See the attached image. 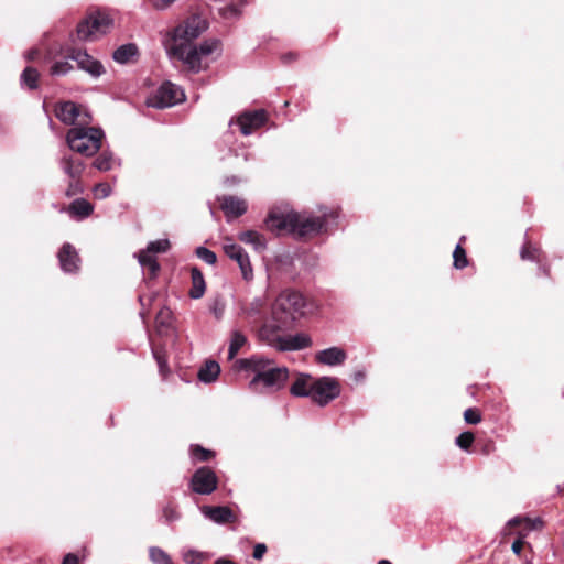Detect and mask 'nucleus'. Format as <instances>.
<instances>
[{"label":"nucleus","mask_w":564,"mask_h":564,"mask_svg":"<svg viewBox=\"0 0 564 564\" xmlns=\"http://www.w3.org/2000/svg\"><path fill=\"white\" fill-rule=\"evenodd\" d=\"M329 217L336 218L337 215L333 212L329 214L324 212L322 215L316 216L300 214L293 210L283 213L272 209L265 218V226L276 235L286 231L296 238H306L327 231Z\"/></svg>","instance_id":"1"},{"label":"nucleus","mask_w":564,"mask_h":564,"mask_svg":"<svg viewBox=\"0 0 564 564\" xmlns=\"http://www.w3.org/2000/svg\"><path fill=\"white\" fill-rule=\"evenodd\" d=\"M207 22L202 17L194 14L171 32L172 43L167 46L171 57L182 61L192 72L200 70L197 45L191 43L207 30Z\"/></svg>","instance_id":"2"},{"label":"nucleus","mask_w":564,"mask_h":564,"mask_svg":"<svg viewBox=\"0 0 564 564\" xmlns=\"http://www.w3.org/2000/svg\"><path fill=\"white\" fill-rule=\"evenodd\" d=\"M105 133L99 128L73 127L67 131L66 142L69 149L85 156H93L101 149Z\"/></svg>","instance_id":"3"},{"label":"nucleus","mask_w":564,"mask_h":564,"mask_svg":"<svg viewBox=\"0 0 564 564\" xmlns=\"http://www.w3.org/2000/svg\"><path fill=\"white\" fill-rule=\"evenodd\" d=\"M112 19L105 13L89 14L76 28V36L82 42H94L110 32Z\"/></svg>","instance_id":"4"},{"label":"nucleus","mask_w":564,"mask_h":564,"mask_svg":"<svg viewBox=\"0 0 564 564\" xmlns=\"http://www.w3.org/2000/svg\"><path fill=\"white\" fill-rule=\"evenodd\" d=\"M305 299L300 292L285 290L276 297L272 307V315L276 318L278 314H282L285 319L293 322L297 314L303 313Z\"/></svg>","instance_id":"5"},{"label":"nucleus","mask_w":564,"mask_h":564,"mask_svg":"<svg viewBox=\"0 0 564 564\" xmlns=\"http://www.w3.org/2000/svg\"><path fill=\"white\" fill-rule=\"evenodd\" d=\"M340 394V386L333 377H322L311 386V400L319 406L327 405Z\"/></svg>","instance_id":"6"},{"label":"nucleus","mask_w":564,"mask_h":564,"mask_svg":"<svg viewBox=\"0 0 564 564\" xmlns=\"http://www.w3.org/2000/svg\"><path fill=\"white\" fill-rule=\"evenodd\" d=\"M184 99L183 90L171 82L163 83L148 99V106L156 109L172 107Z\"/></svg>","instance_id":"7"},{"label":"nucleus","mask_w":564,"mask_h":564,"mask_svg":"<svg viewBox=\"0 0 564 564\" xmlns=\"http://www.w3.org/2000/svg\"><path fill=\"white\" fill-rule=\"evenodd\" d=\"M67 58L75 62L78 69L87 73L93 78H98L106 72L101 62L88 54L86 50L68 47Z\"/></svg>","instance_id":"8"},{"label":"nucleus","mask_w":564,"mask_h":564,"mask_svg":"<svg viewBox=\"0 0 564 564\" xmlns=\"http://www.w3.org/2000/svg\"><path fill=\"white\" fill-rule=\"evenodd\" d=\"M239 369L250 370L253 372V378L249 382L251 391H259V382L261 378L274 366V361L259 356L250 358H242L236 361Z\"/></svg>","instance_id":"9"},{"label":"nucleus","mask_w":564,"mask_h":564,"mask_svg":"<svg viewBox=\"0 0 564 564\" xmlns=\"http://www.w3.org/2000/svg\"><path fill=\"white\" fill-rule=\"evenodd\" d=\"M223 250L228 258L237 262L245 281L250 282L253 280V269L249 254L241 246L227 238L223 245Z\"/></svg>","instance_id":"10"},{"label":"nucleus","mask_w":564,"mask_h":564,"mask_svg":"<svg viewBox=\"0 0 564 564\" xmlns=\"http://www.w3.org/2000/svg\"><path fill=\"white\" fill-rule=\"evenodd\" d=\"M289 369L286 367L273 366L259 382V391L256 393H272L282 390L289 379Z\"/></svg>","instance_id":"11"},{"label":"nucleus","mask_w":564,"mask_h":564,"mask_svg":"<svg viewBox=\"0 0 564 564\" xmlns=\"http://www.w3.org/2000/svg\"><path fill=\"white\" fill-rule=\"evenodd\" d=\"M272 318L273 321L264 323L261 326L259 330V336L268 345L278 349L280 340H282L284 336L281 333L288 327L291 321L285 319V317L282 316V314H278L276 318H274V316L272 315Z\"/></svg>","instance_id":"12"},{"label":"nucleus","mask_w":564,"mask_h":564,"mask_svg":"<svg viewBox=\"0 0 564 564\" xmlns=\"http://www.w3.org/2000/svg\"><path fill=\"white\" fill-rule=\"evenodd\" d=\"M218 485L216 474L209 467H200L191 478V489L198 495H210Z\"/></svg>","instance_id":"13"},{"label":"nucleus","mask_w":564,"mask_h":564,"mask_svg":"<svg viewBox=\"0 0 564 564\" xmlns=\"http://www.w3.org/2000/svg\"><path fill=\"white\" fill-rule=\"evenodd\" d=\"M265 120L267 117L264 110L247 111L237 118L236 124L239 127L240 132L243 135H250L254 130L262 127Z\"/></svg>","instance_id":"14"},{"label":"nucleus","mask_w":564,"mask_h":564,"mask_svg":"<svg viewBox=\"0 0 564 564\" xmlns=\"http://www.w3.org/2000/svg\"><path fill=\"white\" fill-rule=\"evenodd\" d=\"M217 199L228 221L242 216L248 209L246 200L238 196L223 195Z\"/></svg>","instance_id":"15"},{"label":"nucleus","mask_w":564,"mask_h":564,"mask_svg":"<svg viewBox=\"0 0 564 564\" xmlns=\"http://www.w3.org/2000/svg\"><path fill=\"white\" fill-rule=\"evenodd\" d=\"M265 304L267 300L264 296H256L250 302L239 305L238 315L249 324H256L262 317Z\"/></svg>","instance_id":"16"},{"label":"nucleus","mask_w":564,"mask_h":564,"mask_svg":"<svg viewBox=\"0 0 564 564\" xmlns=\"http://www.w3.org/2000/svg\"><path fill=\"white\" fill-rule=\"evenodd\" d=\"M59 169L69 180L82 178L85 170L83 160L73 156L68 153H63L58 161Z\"/></svg>","instance_id":"17"},{"label":"nucleus","mask_w":564,"mask_h":564,"mask_svg":"<svg viewBox=\"0 0 564 564\" xmlns=\"http://www.w3.org/2000/svg\"><path fill=\"white\" fill-rule=\"evenodd\" d=\"M61 269L65 273H75L79 269L80 259L76 249L70 243H64L58 252Z\"/></svg>","instance_id":"18"},{"label":"nucleus","mask_w":564,"mask_h":564,"mask_svg":"<svg viewBox=\"0 0 564 564\" xmlns=\"http://www.w3.org/2000/svg\"><path fill=\"white\" fill-rule=\"evenodd\" d=\"M55 116L63 123L75 126L80 117V108L73 101L59 102L55 107Z\"/></svg>","instance_id":"19"},{"label":"nucleus","mask_w":564,"mask_h":564,"mask_svg":"<svg viewBox=\"0 0 564 564\" xmlns=\"http://www.w3.org/2000/svg\"><path fill=\"white\" fill-rule=\"evenodd\" d=\"M311 345H312V339L307 334L296 333L294 335L283 336L282 340H280L278 350H281V351L301 350V349L310 347Z\"/></svg>","instance_id":"20"},{"label":"nucleus","mask_w":564,"mask_h":564,"mask_svg":"<svg viewBox=\"0 0 564 564\" xmlns=\"http://www.w3.org/2000/svg\"><path fill=\"white\" fill-rule=\"evenodd\" d=\"M200 510L205 518L209 519L210 521L217 524H225L232 522L235 520L234 512L227 506H204L202 507Z\"/></svg>","instance_id":"21"},{"label":"nucleus","mask_w":564,"mask_h":564,"mask_svg":"<svg viewBox=\"0 0 564 564\" xmlns=\"http://www.w3.org/2000/svg\"><path fill=\"white\" fill-rule=\"evenodd\" d=\"M346 351L339 347H329L318 351L315 359L318 364L327 366H338L345 362Z\"/></svg>","instance_id":"22"},{"label":"nucleus","mask_w":564,"mask_h":564,"mask_svg":"<svg viewBox=\"0 0 564 564\" xmlns=\"http://www.w3.org/2000/svg\"><path fill=\"white\" fill-rule=\"evenodd\" d=\"M67 212L70 217L82 220L91 215L94 206L85 198H76L70 203Z\"/></svg>","instance_id":"23"},{"label":"nucleus","mask_w":564,"mask_h":564,"mask_svg":"<svg viewBox=\"0 0 564 564\" xmlns=\"http://www.w3.org/2000/svg\"><path fill=\"white\" fill-rule=\"evenodd\" d=\"M314 380H312V377L306 373H300L295 381L292 383L290 388V393L293 397H311V386Z\"/></svg>","instance_id":"24"},{"label":"nucleus","mask_w":564,"mask_h":564,"mask_svg":"<svg viewBox=\"0 0 564 564\" xmlns=\"http://www.w3.org/2000/svg\"><path fill=\"white\" fill-rule=\"evenodd\" d=\"M192 288L188 292L191 299H200L206 291V283L203 273L196 267L191 269Z\"/></svg>","instance_id":"25"},{"label":"nucleus","mask_w":564,"mask_h":564,"mask_svg":"<svg viewBox=\"0 0 564 564\" xmlns=\"http://www.w3.org/2000/svg\"><path fill=\"white\" fill-rule=\"evenodd\" d=\"M238 239L247 245H251L256 251H263L267 248V241L263 235L256 230H246L238 235Z\"/></svg>","instance_id":"26"},{"label":"nucleus","mask_w":564,"mask_h":564,"mask_svg":"<svg viewBox=\"0 0 564 564\" xmlns=\"http://www.w3.org/2000/svg\"><path fill=\"white\" fill-rule=\"evenodd\" d=\"M138 261L143 271L147 272L150 278H155L158 275L160 264L154 254H149V252H139Z\"/></svg>","instance_id":"27"},{"label":"nucleus","mask_w":564,"mask_h":564,"mask_svg":"<svg viewBox=\"0 0 564 564\" xmlns=\"http://www.w3.org/2000/svg\"><path fill=\"white\" fill-rule=\"evenodd\" d=\"M220 373V367L218 362L208 360L198 371V379L204 383L214 382Z\"/></svg>","instance_id":"28"},{"label":"nucleus","mask_w":564,"mask_h":564,"mask_svg":"<svg viewBox=\"0 0 564 564\" xmlns=\"http://www.w3.org/2000/svg\"><path fill=\"white\" fill-rule=\"evenodd\" d=\"M138 54V47L133 43H128L119 46L112 53V58L115 62L119 64L128 63L132 57Z\"/></svg>","instance_id":"29"},{"label":"nucleus","mask_w":564,"mask_h":564,"mask_svg":"<svg viewBox=\"0 0 564 564\" xmlns=\"http://www.w3.org/2000/svg\"><path fill=\"white\" fill-rule=\"evenodd\" d=\"M117 163V159L113 156L112 152L108 150H104L93 162L94 167L98 171L107 172L111 170Z\"/></svg>","instance_id":"30"},{"label":"nucleus","mask_w":564,"mask_h":564,"mask_svg":"<svg viewBox=\"0 0 564 564\" xmlns=\"http://www.w3.org/2000/svg\"><path fill=\"white\" fill-rule=\"evenodd\" d=\"M246 343L247 337L240 330H232L228 348V359H234Z\"/></svg>","instance_id":"31"},{"label":"nucleus","mask_w":564,"mask_h":564,"mask_svg":"<svg viewBox=\"0 0 564 564\" xmlns=\"http://www.w3.org/2000/svg\"><path fill=\"white\" fill-rule=\"evenodd\" d=\"M65 54H67V50L65 51ZM69 61L70 59L67 58V55H65V59L55 61L50 67V74L52 76H65L69 74L74 69V66Z\"/></svg>","instance_id":"32"},{"label":"nucleus","mask_w":564,"mask_h":564,"mask_svg":"<svg viewBox=\"0 0 564 564\" xmlns=\"http://www.w3.org/2000/svg\"><path fill=\"white\" fill-rule=\"evenodd\" d=\"M37 80L39 72L34 67H25L20 77L21 85L33 90L37 88Z\"/></svg>","instance_id":"33"},{"label":"nucleus","mask_w":564,"mask_h":564,"mask_svg":"<svg viewBox=\"0 0 564 564\" xmlns=\"http://www.w3.org/2000/svg\"><path fill=\"white\" fill-rule=\"evenodd\" d=\"M149 557L154 564H172L170 555L159 546L149 549Z\"/></svg>","instance_id":"34"},{"label":"nucleus","mask_w":564,"mask_h":564,"mask_svg":"<svg viewBox=\"0 0 564 564\" xmlns=\"http://www.w3.org/2000/svg\"><path fill=\"white\" fill-rule=\"evenodd\" d=\"M453 260V265L458 270L466 268L468 264L466 251L459 243L454 249Z\"/></svg>","instance_id":"35"},{"label":"nucleus","mask_w":564,"mask_h":564,"mask_svg":"<svg viewBox=\"0 0 564 564\" xmlns=\"http://www.w3.org/2000/svg\"><path fill=\"white\" fill-rule=\"evenodd\" d=\"M191 455L195 462H208L214 456V453L200 445H192Z\"/></svg>","instance_id":"36"},{"label":"nucleus","mask_w":564,"mask_h":564,"mask_svg":"<svg viewBox=\"0 0 564 564\" xmlns=\"http://www.w3.org/2000/svg\"><path fill=\"white\" fill-rule=\"evenodd\" d=\"M195 254L197 256V258H199L202 261L209 265H214L217 262L216 253L206 247H197L195 250Z\"/></svg>","instance_id":"37"},{"label":"nucleus","mask_w":564,"mask_h":564,"mask_svg":"<svg viewBox=\"0 0 564 564\" xmlns=\"http://www.w3.org/2000/svg\"><path fill=\"white\" fill-rule=\"evenodd\" d=\"M521 522H525L527 528L529 530L539 529L543 524V522L540 518L529 519V518H521V517H514V518L510 519L508 524L511 527H516V525L520 524Z\"/></svg>","instance_id":"38"},{"label":"nucleus","mask_w":564,"mask_h":564,"mask_svg":"<svg viewBox=\"0 0 564 564\" xmlns=\"http://www.w3.org/2000/svg\"><path fill=\"white\" fill-rule=\"evenodd\" d=\"M170 248V241L167 239H159L155 241L149 242L145 250H141L140 252H149V254H153L155 252H166Z\"/></svg>","instance_id":"39"},{"label":"nucleus","mask_w":564,"mask_h":564,"mask_svg":"<svg viewBox=\"0 0 564 564\" xmlns=\"http://www.w3.org/2000/svg\"><path fill=\"white\" fill-rule=\"evenodd\" d=\"M218 45H219V41L215 40V39L206 40V41L202 42L197 46L199 59L202 58V56L210 55L218 47ZM199 65L202 66L200 63H199Z\"/></svg>","instance_id":"40"},{"label":"nucleus","mask_w":564,"mask_h":564,"mask_svg":"<svg viewBox=\"0 0 564 564\" xmlns=\"http://www.w3.org/2000/svg\"><path fill=\"white\" fill-rule=\"evenodd\" d=\"M474 440H475V436L471 432H463L456 437L455 444L459 448H462L464 451H468L469 447L471 446V444L474 443Z\"/></svg>","instance_id":"41"},{"label":"nucleus","mask_w":564,"mask_h":564,"mask_svg":"<svg viewBox=\"0 0 564 564\" xmlns=\"http://www.w3.org/2000/svg\"><path fill=\"white\" fill-rule=\"evenodd\" d=\"M522 260L540 261V249L524 245L520 251Z\"/></svg>","instance_id":"42"},{"label":"nucleus","mask_w":564,"mask_h":564,"mask_svg":"<svg viewBox=\"0 0 564 564\" xmlns=\"http://www.w3.org/2000/svg\"><path fill=\"white\" fill-rule=\"evenodd\" d=\"M183 558L186 564H202L206 556L199 551L188 550L183 554Z\"/></svg>","instance_id":"43"},{"label":"nucleus","mask_w":564,"mask_h":564,"mask_svg":"<svg viewBox=\"0 0 564 564\" xmlns=\"http://www.w3.org/2000/svg\"><path fill=\"white\" fill-rule=\"evenodd\" d=\"M84 192V187L80 183V178L77 180H69L68 186L65 191V195L67 197H72L78 194H82Z\"/></svg>","instance_id":"44"},{"label":"nucleus","mask_w":564,"mask_h":564,"mask_svg":"<svg viewBox=\"0 0 564 564\" xmlns=\"http://www.w3.org/2000/svg\"><path fill=\"white\" fill-rule=\"evenodd\" d=\"M112 188L107 183H99L94 188V194L98 199H105L110 196Z\"/></svg>","instance_id":"45"},{"label":"nucleus","mask_w":564,"mask_h":564,"mask_svg":"<svg viewBox=\"0 0 564 564\" xmlns=\"http://www.w3.org/2000/svg\"><path fill=\"white\" fill-rule=\"evenodd\" d=\"M464 420L468 424H478L481 421V415L477 409L468 408L464 412Z\"/></svg>","instance_id":"46"},{"label":"nucleus","mask_w":564,"mask_h":564,"mask_svg":"<svg viewBox=\"0 0 564 564\" xmlns=\"http://www.w3.org/2000/svg\"><path fill=\"white\" fill-rule=\"evenodd\" d=\"M219 12L226 19L227 18H238L241 14L240 9L234 4H230V6H227L223 9H220Z\"/></svg>","instance_id":"47"},{"label":"nucleus","mask_w":564,"mask_h":564,"mask_svg":"<svg viewBox=\"0 0 564 564\" xmlns=\"http://www.w3.org/2000/svg\"><path fill=\"white\" fill-rule=\"evenodd\" d=\"M153 356H154V358H155V360H156V362H158V366H159L160 372H161L162 375H164V373H165V371H167V361H166V359H165L163 356H161V355H160L158 351H155V350H153Z\"/></svg>","instance_id":"48"},{"label":"nucleus","mask_w":564,"mask_h":564,"mask_svg":"<svg viewBox=\"0 0 564 564\" xmlns=\"http://www.w3.org/2000/svg\"><path fill=\"white\" fill-rule=\"evenodd\" d=\"M265 552H267V545L263 543H258L254 545V549H253V557L256 560H261L263 557V555L265 554Z\"/></svg>","instance_id":"49"},{"label":"nucleus","mask_w":564,"mask_h":564,"mask_svg":"<svg viewBox=\"0 0 564 564\" xmlns=\"http://www.w3.org/2000/svg\"><path fill=\"white\" fill-rule=\"evenodd\" d=\"M523 547V541L521 539H517L511 546V550L514 554L520 555Z\"/></svg>","instance_id":"50"},{"label":"nucleus","mask_w":564,"mask_h":564,"mask_svg":"<svg viewBox=\"0 0 564 564\" xmlns=\"http://www.w3.org/2000/svg\"><path fill=\"white\" fill-rule=\"evenodd\" d=\"M62 564H78V557L73 553H68L65 555Z\"/></svg>","instance_id":"51"},{"label":"nucleus","mask_w":564,"mask_h":564,"mask_svg":"<svg viewBox=\"0 0 564 564\" xmlns=\"http://www.w3.org/2000/svg\"><path fill=\"white\" fill-rule=\"evenodd\" d=\"M296 59V55L294 53H285L281 56V61L284 63V64H290L292 63L293 61Z\"/></svg>","instance_id":"52"},{"label":"nucleus","mask_w":564,"mask_h":564,"mask_svg":"<svg viewBox=\"0 0 564 564\" xmlns=\"http://www.w3.org/2000/svg\"><path fill=\"white\" fill-rule=\"evenodd\" d=\"M37 55V51L36 50H30L25 53V58L28 61H33L35 58V56Z\"/></svg>","instance_id":"53"},{"label":"nucleus","mask_w":564,"mask_h":564,"mask_svg":"<svg viewBox=\"0 0 564 564\" xmlns=\"http://www.w3.org/2000/svg\"><path fill=\"white\" fill-rule=\"evenodd\" d=\"M214 564H237V563H235V562H232L230 560H227V558H218V560L215 561Z\"/></svg>","instance_id":"54"},{"label":"nucleus","mask_w":564,"mask_h":564,"mask_svg":"<svg viewBox=\"0 0 564 564\" xmlns=\"http://www.w3.org/2000/svg\"><path fill=\"white\" fill-rule=\"evenodd\" d=\"M213 312H214V314H215L216 318H218V319H219V318H221V316H223V312H224V310H223V308H218V307H216V306H215V307L213 308Z\"/></svg>","instance_id":"55"},{"label":"nucleus","mask_w":564,"mask_h":564,"mask_svg":"<svg viewBox=\"0 0 564 564\" xmlns=\"http://www.w3.org/2000/svg\"><path fill=\"white\" fill-rule=\"evenodd\" d=\"M164 513H165V517L167 518V520L172 521L174 519V512L173 511H167V509H165Z\"/></svg>","instance_id":"56"},{"label":"nucleus","mask_w":564,"mask_h":564,"mask_svg":"<svg viewBox=\"0 0 564 564\" xmlns=\"http://www.w3.org/2000/svg\"><path fill=\"white\" fill-rule=\"evenodd\" d=\"M378 564H392V563L390 561H388V560H380L378 562Z\"/></svg>","instance_id":"57"},{"label":"nucleus","mask_w":564,"mask_h":564,"mask_svg":"<svg viewBox=\"0 0 564 564\" xmlns=\"http://www.w3.org/2000/svg\"><path fill=\"white\" fill-rule=\"evenodd\" d=\"M541 270L543 271V274H547V270L545 268H541Z\"/></svg>","instance_id":"58"},{"label":"nucleus","mask_w":564,"mask_h":564,"mask_svg":"<svg viewBox=\"0 0 564 564\" xmlns=\"http://www.w3.org/2000/svg\"><path fill=\"white\" fill-rule=\"evenodd\" d=\"M139 301L141 302V304L143 303V296H139Z\"/></svg>","instance_id":"59"},{"label":"nucleus","mask_w":564,"mask_h":564,"mask_svg":"<svg viewBox=\"0 0 564 564\" xmlns=\"http://www.w3.org/2000/svg\"><path fill=\"white\" fill-rule=\"evenodd\" d=\"M357 378H362V373H357Z\"/></svg>","instance_id":"60"},{"label":"nucleus","mask_w":564,"mask_h":564,"mask_svg":"<svg viewBox=\"0 0 564 564\" xmlns=\"http://www.w3.org/2000/svg\"><path fill=\"white\" fill-rule=\"evenodd\" d=\"M236 182H237L236 177H232L231 183H236Z\"/></svg>","instance_id":"61"}]
</instances>
